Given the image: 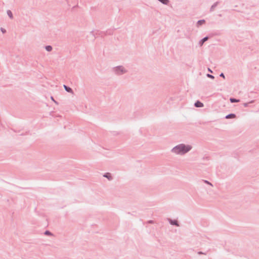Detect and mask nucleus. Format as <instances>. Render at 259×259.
<instances>
[{
    "label": "nucleus",
    "mask_w": 259,
    "mask_h": 259,
    "mask_svg": "<svg viewBox=\"0 0 259 259\" xmlns=\"http://www.w3.org/2000/svg\"><path fill=\"white\" fill-rule=\"evenodd\" d=\"M191 149V147L190 146L181 144L174 147L172 151L176 154H183L189 151Z\"/></svg>",
    "instance_id": "1"
},
{
    "label": "nucleus",
    "mask_w": 259,
    "mask_h": 259,
    "mask_svg": "<svg viewBox=\"0 0 259 259\" xmlns=\"http://www.w3.org/2000/svg\"><path fill=\"white\" fill-rule=\"evenodd\" d=\"M195 106L196 107H202L203 106V103H202L201 102H200L199 101H197L195 104Z\"/></svg>",
    "instance_id": "2"
},
{
    "label": "nucleus",
    "mask_w": 259,
    "mask_h": 259,
    "mask_svg": "<svg viewBox=\"0 0 259 259\" xmlns=\"http://www.w3.org/2000/svg\"><path fill=\"white\" fill-rule=\"evenodd\" d=\"M64 88L67 92H69V93H72V90L71 88L67 87L65 85H64Z\"/></svg>",
    "instance_id": "3"
},
{
    "label": "nucleus",
    "mask_w": 259,
    "mask_h": 259,
    "mask_svg": "<svg viewBox=\"0 0 259 259\" xmlns=\"http://www.w3.org/2000/svg\"><path fill=\"white\" fill-rule=\"evenodd\" d=\"M104 177L108 178L109 180L111 179V176L110 174H109V173L106 174L105 175H104Z\"/></svg>",
    "instance_id": "4"
},
{
    "label": "nucleus",
    "mask_w": 259,
    "mask_h": 259,
    "mask_svg": "<svg viewBox=\"0 0 259 259\" xmlns=\"http://www.w3.org/2000/svg\"><path fill=\"white\" fill-rule=\"evenodd\" d=\"M158 1L165 5H167L169 2L168 0H158Z\"/></svg>",
    "instance_id": "5"
},
{
    "label": "nucleus",
    "mask_w": 259,
    "mask_h": 259,
    "mask_svg": "<svg viewBox=\"0 0 259 259\" xmlns=\"http://www.w3.org/2000/svg\"><path fill=\"white\" fill-rule=\"evenodd\" d=\"M235 117V115L234 114H230V115H228L226 116V118H234Z\"/></svg>",
    "instance_id": "6"
},
{
    "label": "nucleus",
    "mask_w": 259,
    "mask_h": 259,
    "mask_svg": "<svg viewBox=\"0 0 259 259\" xmlns=\"http://www.w3.org/2000/svg\"><path fill=\"white\" fill-rule=\"evenodd\" d=\"M208 39V37H204L202 40H201V45H202L205 41H206Z\"/></svg>",
    "instance_id": "7"
},
{
    "label": "nucleus",
    "mask_w": 259,
    "mask_h": 259,
    "mask_svg": "<svg viewBox=\"0 0 259 259\" xmlns=\"http://www.w3.org/2000/svg\"><path fill=\"white\" fill-rule=\"evenodd\" d=\"M230 101L232 102V103H233V102H239V100H237L235 99H232V98H231L230 99Z\"/></svg>",
    "instance_id": "8"
},
{
    "label": "nucleus",
    "mask_w": 259,
    "mask_h": 259,
    "mask_svg": "<svg viewBox=\"0 0 259 259\" xmlns=\"http://www.w3.org/2000/svg\"><path fill=\"white\" fill-rule=\"evenodd\" d=\"M7 13L10 18H12V13L10 11H8Z\"/></svg>",
    "instance_id": "9"
},
{
    "label": "nucleus",
    "mask_w": 259,
    "mask_h": 259,
    "mask_svg": "<svg viewBox=\"0 0 259 259\" xmlns=\"http://www.w3.org/2000/svg\"><path fill=\"white\" fill-rule=\"evenodd\" d=\"M204 23V20H200L197 23L198 25H202Z\"/></svg>",
    "instance_id": "10"
},
{
    "label": "nucleus",
    "mask_w": 259,
    "mask_h": 259,
    "mask_svg": "<svg viewBox=\"0 0 259 259\" xmlns=\"http://www.w3.org/2000/svg\"><path fill=\"white\" fill-rule=\"evenodd\" d=\"M46 50L48 51H50L51 50H52V47L51 46H47L46 47Z\"/></svg>",
    "instance_id": "11"
},
{
    "label": "nucleus",
    "mask_w": 259,
    "mask_h": 259,
    "mask_svg": "<svg viewBox=\"0 0 259 259\" xmlns=\"http://www.w3.org/2000/svg\"><path fill=\"white\" fill-rule=\"evenodd\" d=\"M208 77H210V78H213L214 77L211 75H209V74H208L207 75Z\"/></svg>",
    "instance_id": "12"
},
{
    "label": "nucleus",
    "mask_w": 259,
    "mask_h": 259,
    "mask_svg": "<svg viewBox=\"0 0 259 259\" xmlns=\"http://www.w3.org/2000/svg\"><path fill=\"white\" fill-rule=\"evenodd\" d=\"M171 224H175V225H177V223H176V221H175V222H171Z\"/></svg>",
    "instance_id": "13"
},
{
    "label": "nucleus",
    "mask_w": 259,
    "mask_h": 259,
    "mask_svg": "<svg viewBox=\"0 0 259 259\" xmlns=\"http://www.w3.org/2000/svg\"><path fill=\"white\" fill-rule=\"evenodd\" d=\"M45 234H46V235H49V234H50V233L49 231H46V232H45Z\"/></svg>",
    "instance_id": "14"
},
{
    "label": "nucleus",
    "mask_w": 259,
    "mask_h": 259,
    "mask_svg": "<svg viewBox=\"0 0 259 259\" xmlns=\"http://www.w3.org/2000/svg\"><path fill=\"white\" fill-rule=\"evenodd\" d=\"M220 76H222V77H224V78L225 77L224 75V74H223V73H222V74L220 75Z\"/></svg>",
    "instance_id": "15"
},
{
    "label": "nucleus",
    "mask_w": 259,
    "mask_h": 259,
    "mask_svg": "<svg viewBox=\"0 0 259 259\" xmlns=\"http://www.w3.org/2000/svg\"><path fill=\"white\" fill-rule=\"evenodd\" d=\"M205 183H207V184H209V185H211V184L210 183H209L208 182H207V181H205Z\"/></svg>",
    "instance_id": "16"
},
{
    "label": "nucleus",
    "mask_w": 259,
    "mask_h": 259,
    "mask_svg": "<svg viewBox=\"0 0 259 259\" xmlns=\"http://www.w3.org/2000/svg\"><path fill=\"white\" fill-rule=\"evenodd\" d=\"M2 31L3 33H5V30H3V29H2Z\"/></svg>",
    "instance_id": "17"
},
{
    "label": "nucleus",
    "mask_w": 259,
    "mask_h": 259,
    "mask_svg": "<svg viewBox=\"0 0 259 259\" xmlns=\"http://www.w3.org/2000/svg\"><path fill=\"white\" fill-rule=\"evenodd\" d=\"M51 100H52L54 101V99H53V97H52V98H51Z\"/></svg>",
    "instance_id": "18"
},
{
    "label": "nucleus",
    "mask_w": 259,
    "mask_h": 259,
    "mask_svg": "<svg viewBox=\"0 0 259 259\" xmlns=\"http://www.w3.org/2000/svg\"><path fill=\"white\" fill-rule=\"evenodd\" d=\"M121 72H123V68H122V69H121Z\"/></svg>",
    "instance_id": "19"
}]
</instances>
